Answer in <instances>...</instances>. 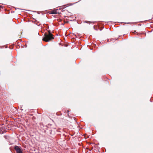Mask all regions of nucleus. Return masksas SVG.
Listing matches in <instances>:
<instances>
[{
	"label": "nucleus",
	"instance_id": "obj_1",
	"mask_svg": "<svg viewBox=\"0 0 153 153\" xmlns=\"http://www.w3.org/2000/svg\"><path fill=\"white\" fill-rule=\"evenodd\" d=\"M48 34L45 33L44 37L43 38V40L45 42H48L54 39L53 35L51 33L50 30L48 31Z\"/></svg>",
	"mask_w": 153,
	"mask_h": 153
},
{
	"label": "nucleus",
	"instance_id": "obj_2",
	"mask_svg": "<svg viewBox=\"0 0 153 153\" xmlns=\"http://www.w3.org/2000/svg\"><path fill=\"white\" fill-rule=\"evenodd\" d=\"M15 149L17 153H22L21 148L18 146H16L15 147Z\"/></svg>",
	"mask_w": 153,
	"mask_h": 153
},
{
	"label": "nucleus",
	"instance_id": "obj_3",
	"mask_svg": "<svg viewBox=\"0 0 153 153\" xmlns=\"http://www.w3.org/2000/svg\"><path fill=\"white\" fill-rule=\"evenodd\" d=\"M57 13L56 10H52L51 12V13L52 14H56Z\"/></svg>",
	"mask_w": 153,
	"mask_h": 153
}]
</instances>
